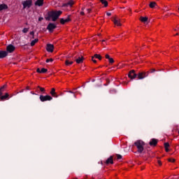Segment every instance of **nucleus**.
Segmentation results:
<instances>
[{
    "mask_svg": "<svg viewBox=\"0 0 179 179\" xmlns=\"http://www.w3.org/2000/svg\"><path fill=\"white\" fill-rule=\"evenodd\" d=\"M62 15V11L61 10H52L49 11L48 13V17L46 20H52V22L57 21L58 17Z\"/></svg>",
    "mask_w": 179,
    "mask_h": 179,
    "instance_id": "obj_1",
    "label": "nucleus"
},
{
    "mask_svg": "<svg viewBox=\"0 0 179 179\" xmlns=\"http://www.w3.org/2000/svg\"><path fill=\"white\" fill-rule=\"evenodd\" d=\"M135 146L137 148L138 153H142L143 152L145 143L141 140H138L134 143Z\"/></svg>",
    "mask_w": 179,
    "mask_h": 179,
    "instance_id": "obj_2",
    "label": "nucleus"
},
{
    "mask_svg": "<svg viewBox=\"0 0 179 179\" xmlns=\"http://www.w3.org/2000/svg\"><path fill=\"white\" fill-rule=\"evenodd\" d=\"M6 89V85H4L3 87L0 88V99L1 100H5V99H8L9 97V94L6 93L4 96H2V92Z\"/></svg>",
    "mask_w": 179,
    "mask_h": 179,
    "instance_id": "obj_3",
    "label": "nucleus"
},
{
    "mask_svg": "<svg viewBox=\"0 0 179 179\" xmlns=\"http://www.w3.org/2000/svg\"><path fill=\"white\" fill-rule=\"evenodd\" d=\"M57 29V24H54V23H49L48 27H47V30H48V31H50V33H52V31H54V29Z\"/></svg>",
    "mask_w": 179,
    "mask_h": 179,
    "instance_id": "obj_4",
    "label": "nucleus"
},
{
    "mask_svg": "<svg viewBox=\"0 0 179 179\" xmlns=\"http://www.w3.org/2000/svg\"><path fill=\"white\" fill-rule=\"evenodd\" d=\"M39 99L41 101H50V100H52V97L50 95H46V96L41 95Z\"/></svg>",
    "mask_w": 179,
    "mask_h": 179,
    "instance_id": "obj_5",
    "label": "nucleus"
},
{
    "mask_svg": "<svg viewBox=\"0 0 179 179\" xmlns=\"http://www.w3.org/2000/svg\"><path fill=\"white\" fill-rule=\"evenodd\" d=\"M76 2V0H69L67 3L63 4V7L72 8Z\"/></svg>",
    "mask_w": 179,
    "mask_h": 179,
    "instance_id": "obj_6",
    "label": "nucleus"
},
{
    "mask_svg": "<svg viewBox=\"0 0 179 179\" xmlns=\"http://www.w3.org/2000/svg\"><path fill=\"white\" fill-rule=\"evenodd\" d=\"M32 1L31 0H26L22 2L23 8L24 9H26V8H30L31 6Z\"/></svg>",
    "mask_w": 179,
    "mask_h": 179,
    "instance_id": "obj_7",
    "label": "nucleus"
},
{
    "mask_svg": "<svg viewBox=\"0 0 179 179\" xmlns=\"http://www.w3.org/2000/svg\"><path fill=\"white\" fill-rule=\"evenodd\" d=\"M149 75L148 72H141L138 74V79H145Z\"/></svg>",
    "mask_w": 179,
    "mask_h": 179,
    "instance_id": "obj_8",
    "label": "nucleus"
},
{
    "mask_svg": "<svg viewBox=\"0 0 179 179\" xmlns=\"http://www.w3.org/2000/svg\"><path fill=\"white\" fill-rule=\"evenodd\" d=\"M115 26H121V20L120 18L115 17L113 20Z\"/></svg>",
    "mask_w": 179,
    "mask_h": 179,
    "instance_id": "obj_9",
    "label": "nucleus"
},
{
    "mask_svg": "<svg viewBox=\"0 0 179 179\" xmlns=\"http://www.w3.org/2000/svg\"><path fill=\"white\" fill-rule=\"evenodd\" d=\"M46 50L48 52H52L54 51V45L48 44L46 46Z\"/></svg>",
    "mask_w": 179,
    "mask_h": 179,
    "instance_id": "obj_10",
    "label": "nucleus"
},
{
    "mask_svg": "<svg viewBox=\"0 0 179 179\" xmlns=\"http://www.w3.org/2000/svg\"><path fill=\"white\" fill-rule=\"evenodd\" d=\"M129 78L130 79H135L136 78V74L135 73V71L132 70L129 73L128 75Z\"/></svg>",
    "mask_w": 179,
    "mask_h": 179,
    "instance_id": "obj_11",
    "label": "nucleus"
},
{
    "mask_svg": "<svg viewBox=\"0 0 179 179\" xmlns=\"http://www.w3.org/2000/svg\"><path fill=\"white\" fill-rule=\"evenodd\" d=\"M85 59L82 56H79L78 58L75 57V61L76 64H82Z\"/></svg>",
    "mask_w": 179,
    "mask_h": 179,
    "instance_id": "obj_12",
    "label": "nucleus"
},
{
    "mask_svg": "<svg viewBox=\"0 0 179 179\" xmlns=\"http://www.w3.org/2000/svg\"><path fill=\"white\" fill-rule=\"evenodd\" d=\"M69 22H71V19L69 17H67L66 19L62 18L60 20L61 24H65V23H68Z\"/></svg>",
    "mask_w": 179,
    "mask_h": 179,
    "instance_id": "obj_13",
    "label": "nucleus"
},
{
    "mask_svg": "<svg viewBox=\"0 0 179 179\" xmlns=\"http://www.w3.org/2000/svg\"><path fill=\"white\" fill-rule=\"evenodd\" d=\"M7 51L8 52H13V51H15V46L12 45H9L7 46Z\"/></svg>",
    "mask_w": 179,
    "mask_h": 179,
    "instance_id": "obj_14",
    "label": "nucleus"
},
{
    "mask_svg": "<svg viewBox=\"0 0 179 179\" xmlns=\"http://www.w3.org/2000/svg\"><path fill=\"white\" fill-rule=\"evenodd\" d=\"M83 10H84V8H82V11L80 12V15H85V13L87 15V13H90V12H92L91 8H87L85 11H83Z\"/></svg>",
    "mask_w": 179,
    "mask_h": 179,
    "instance_id": "obj_15",
    "label": "nucleus"
},
{
    "mask_svg": "<svg viewBox=\"0 0 179 179\" xmlns=\"http://www.w3.org/2000/svg\"><path fill=\"white\" fill-rule=\"evenodd\" d=\"M150 146H156L157 145V140L152 138L150 141Z\"/></svg>",
    "mask_w": 179,
    "mask_h": 179,
    "instance_id": "obj_16",
    "label": "nucleus"
},
{
    "mask_svg": "<svg viewBox=\"0 0 179 179\" xmlns=\"http://www.w3.org/2000/svg\"><path fill=\"white\" fill-rule=\"evenodd\" d=\"M6 55H8V52H6V51H4V50L0 51V58H5Z\"/></svg>",
    "mask_w": 179,
    "mask_h": 179,
    "instance_id": "obj_17",
    "label": "nucleus"
},
{
    "mask_svg": "<svg viewBox=\"0 0 179 179\" xmlns=\"http://www.w3.org/2000/svg\"><path fill=\"white\" fill-rule=\"evenodd\" d=\"M114 161L113 159V157H110L108 158V159L106 161V164H113Z\"/></svg>",
    "mask_w": 179,
    "mask_h": 179,
    "instance_id": "obj_18",
    "label": "nucleus"
},
{
    "mask_svg": "<svg viewBox=\"0 0 179 179\" xmlns=\"http://www.w3.org/2000/svg\"><path fill=\"white\" fill-rule=\"evenodd\" d=\"M43 3H44V0H37L35 5L36 6H43Z\"/></svg>",
    "mask_w": 179,
    "mask_h": 179,
    "instance_id": "obj_19",
    "label": "nucleus"
},
{
    "mask_svg": "<svg viewBox=\"0 0 179 179\" xmlns=\"http://www.w3.org/2000/svg\"><path fill=\"white\" fill-rule=\"evenodd\" d=\"M105 58H106V59H108L109 64H114V59L110 57V55H106Z\"/></svg>",
    "mask_w": 179,
    "mask_h": 179,
    "instance_id": "obj_20",
    "label": "nucleus"
},
{
    "mask_svg": "<svg viewBox=\"0 0 179 179\" xmlns=\"http://www.w3.org/2000/svg\"><path fill=\"white\" fill-rule=\"evenodd\" d=\"M72 64H73V61L70 60L69 59H67L65 61V65H66V66H71V65H72Z\"/></svg>",
    "mask_w": 179,
    "mask_h": 179,
    "instance_id": "obj_21",
    "label": "nucleus"
},
{
    "mask_svg": "<svg viewBox=\"0 0 179 179\" xmlns=\"http://www.w3.org/2000/svg\"><path fill=\"white\" fill-rule=\"evenodd\" d=\"M47 69H37V70H36V72H38V73H45V72H47Z\"/></svg>",
    "mask_w": 179,
    "mask_h": 179,
    "instance_id": "obj_22",
    "label": "nucleus"
},
{
    "mask_svg": "<svg viewBox=\"0 0 179 179\" xmlns=\"http://www.w3.org/2000/svg\"><path fill=\"white\" fill-rule=\"evenodd\" d=\"M50 94H51V96H52V97H58L57 96V93L55 92V88H52V90L50 91Z\"/></svg>",
    "mask_w": 179,
    "mask_h": 179,
    "instance_id": "obj_23",
    "label": "nucleus"
},
{
    "mask_svg": "<svg viewBox=\"0 0 179 179\" xmlns=\"http://www.w3.org/2000/svg\"><path fill=\"white\" fill-rule=\"evenodd\" d=\"M4 9H8V5L1 4L0 5V10H3Z\"/></svg>",
    "mask_w": 179,
    "mask_h": 179,
    "instance_id": "obj_24",
    "label": "nucleus"
},
{
    "mask_svg": "<svg viewBox=\"0 0 179 179\" xmlns=\"http://www.w3.org/2000/svg\"><path fill=\"white\" fill-rule=\"evenodd\" d=\"M140 20L143 23H146V22H148V17H141Z\"/></svg>",
    "mask_w": 179,
    "mask_h": 179,
    "instance_id": "obj_25",
    "label": "nucleus"
},
{
    "mask_svg": "<svg viewBox=\"0 0 179 179\" xmlns=\"http://www.w3.org/2000/svg\"><path fill=\"white\" fill-rule=\"evenodd\" d=\"M36 43H38V38H36L31 42V47H33L34 45H36Z\"/></svg>",
    "mask_w": 179,
    "mask_h": 179,
    "instance_id": "obj_26",
    "label": "nucleus"
},
{
    "mask_svg": "<svg viewBox=\"0 0 179 179\" xmlns=\"http://www.w3.org/2000/svg\"><path fill=\"white\" fill-rule=\"evenodd\" d=\"M164 148H165V151L169 152V148H170V144H169V143H165Z\"/></svg>",
    "mask_w": 179,
    "mask_h": 179,
    "instance_id": "obj_27",
    "label": "nucleus"
},
{
    "mask_svg": "<svg viewBox=\"0 0 179 179\" xmlns=\"http://www.w3.org/2000/svg\"><path fill=\"white\" fill-rule=\"evenodd\" d=\"M102 5H104L105 7L108 6V2H107V1L106 0H100Z\"/></svg>",
    "mask_w": 179,
    "mask_h": 179,
    "instance_id": "obj_28",
    "label": "nucleus"
},
{
    "mask_svg": "<svg viewBox=\"0 0 179 179\" xmlns=\"http://www.w3.org/2000/svg\"><path fill=\"white\" fill-rule=\"evenodd\" d=\"M157 4L155 1H152L150 3V8H155Z\"/></svg>",
    "mask_w": 179,
    "mask_h": 179,
    "instance_id": "obj_29",
    "label": "nucleus"
},
{
    "mask_svg": "<svg viewBox=\"0 0 179 179\" xmlns=\"http://www.w3.org/2000/svg\"><path fill=\"white\" fill-rule=\"evenodd\" d=\"M94 58L101 60V56L100 55L96 54L93 56Z\"/></svg>",
    "mask_w": 179,
    "mask_h": 179,
    "instance_id": "obj_30",
    "label": "nucleus"
},
{
    "mask_svg": "<svg viewBox=\"0 0 179 179\" xmlns=\"http://www.w3.org/2000/svg\"><path fill=\"white\" fill-rule=\"evenodd\" d=\"M168 161L170 162L171 163H174V162H176V159H174L173 158H169Z\"/></svg>",
    "mask_w": 179,
    "mask_h": 179,
    "instance_id": "obj_31",
    "label": "nucleus"
},
{
    "mask_svg": "<svg viewBox=\"0 0 179 179\" xmlns=\"http://www.w3.org/2000/svg\"><path fill=\"white\" fill-rule=\"evenodd\" d=\"M22 31H23V33H27V31H29V29L28 28H24Z\"/></svg>",
    "mask_w": 179,
    "mask_h": 179,
    "instance_id": "obj_32",
    "label": "nucleus"
},
{
    "mask_svg": "<svg viewBox=\"0 0 179 179\" xmlns=\"http://www.w3.org/2000/svg\"><path fill=\"white\" fill-rule=\"evenodd\" d=\"M38 89H40L41 92H45V90L43 87H41L40 86L38 87Z\"/></svg>",
    "mask_w": 179,
    "mask_h": 179,
    "instance_id": "obj_33",
    "label": "nucleus"
},
{
    "mask_svg": "<svg viewBox=\"0 0 179 179\" xmlns=\"http://www.w3.org/2000/svg\"><path fill=\"white\" fill-rule=\"evenodd\" d=\"M122 159V156H121L120 155H117V160H120V159Z\"/></svg>",
    "mask_w": 179,
    "mask_h": 179,
    "instance_id": "obj_34",
    "label": "nucleus"
},
{
    "mask_svg": "<svg viewBox=\"0 0 179 179\" xmlns=\"http://www.w3.org/2000/svg\"><path fill=\"white\" fill-rule=\"evenodd\" d=\"M52 59H46V62L48 63V62H52Z\"/></svg>",
    "mask_w": 179,
    "mask_h": 179,
    "instance_id": "obj_35",
    "label": "nucleus"
},
{
    "mask_svg": "<svg viewBox=\"0 0 179 179\" xmlns=\"http://www.w3.org/2000/svg\"><path fill=\"white\" fill-rule=\"evenodd\" d=\"M30 34L32 36V38H34V31H31Z\"/></svg>",
    "mask_w": 179,
    "mask_h": 179,
    "instance_id": "obj_36",
    "label": "nucleus"
},
{
    "mask_svg": "<svg viewBox=\"0 0 179 179\" xmlns=\"http://www.w3.org/2000/svg\"><path fill=\"white\" fill-rule=\"evenodd\" d=\"M92 62H94V64H96V62H97V61H96L95 57H92Z\"/></svg>",
    "mask_w": 179,
    "mask_h": 179,
    "instance_id": "obj_37",
    "label": "nucleus"
},
{
    "mask_svg": "<svg viewBox=\"0 0 179 179\" xmlns=\"http://www.w3.org/2000/svg\"><path fill=\"white\" fill-rule=\"evenodd\" d=\"M157 164H158L159 166H162V161L158 160V161H157Z\"/></svg>",
    "mask_w": 179,
    "mask_h": 179,
    "instance_id": "obj_38",
    "label": "nucleus"
},
{
    "mask_svg": "<svg viewBox=\"0 0 179 179\" xmlns=\"http://www.w3.org/2000/svg\"><path fill=\"white\" fill-rule=\"evenodd\" d=\"M155 71H156V70H155V69H152L150 70V73H153V72H155Z\"/></svg>",
    "mask_w": 179,
    "mask_h": 179,
    "instance_id": "obj_39",
    "label": "nucleus"
},
{
    "mask_svg": "<svg viewBox=\"0 0 179 179\" xmlns=\"http://www.w3.org/2000/svg\"><path fill=\"white\" fill-rule=\"evenodd\" d=\"M43 19H44V18H43L42 17H41L38 18V21H39V22H41V20H43Z\"/></svg>",
    "mask_w": 179,
    "mask_h": 179,
    "instance_id": "obj_40",
    "label": "nucleus"
},
{
    "mask_svg": "<svg viewBox=\"0 0 179 179\" xmlns=\"http://www.w3.org/2000/svg\"><path fill=\"white\" fill-rule=\"evenodd\" d=\"M171 15H176V14H174V13H168V14L166 15V16H171Z\"/></svg>",
    "mask_w": 179,
    "mask_h": 179,
    "instance_id": "obj_41",
    "label": "nucleus"
},
{
    "mask_svg": "<svg viewBox=\"0 0 179 179\" xmlns=\"http://www.w3.org/2000/svg\"><path fill=\"white\" fill-rule=\"evenodd\" d=\"M106 15L107 16H111V13H107Z\"/></svg>",
    "mask_w": 179,
    "mask_h": 179,
    "instance_id": "obj_42",
    "label": "nucleus"
},
{
    "mask_svg": "<svg viewBox=\"0 0 179 179\" xmlns=\"http://www.w3.org/2000/svg\"><path fill=\"white\" fill-rule=\"evenodd\" d=\"M27 90H29V87H27Z\"/></svg>",
    "mask_w": 179,
    "mask_h": 179,
    "instance_id": "obj_43",
    "label": "nucleus"
},
{
    "mask_svg": "<svg viewBox=\"0 0 179 179\" xmlns=\"http://www.w3.org/2000/svg\"><path fill=\"white\" fill-rule=\"evenodd\" d=\"M104 41H103V43H104Z\"/></svg>",
    "mask_w": 179,
    "mask_h": 179,
    "instance_id": "obj_44",
    "label": "nucleus"
},
{
    "mask_svg": "<svg viewBox=\"0 0 179 179\" xmlns=\"http://www.w3.org/2000/svg\"><path fill=\"white\" fill-rule=\"evenodd\" d=\"M178 10H179V7H178Z\"/></svg>",
    "mask_w": 179,
    "mask_h": 179,
    "instance_id": "obj_45",
    "label": "nucleus"
}]
</instances>
